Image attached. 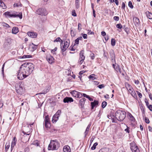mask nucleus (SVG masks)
I'll return each instance as SVG.
<instances>
[{
    "label": "nucleus",
    "mask_w": 152,
    "mask_h": 152,
    "mask_svg": "<svg viewBox=\"0 0 152 152\" xmlns=\"http://www.w3.org/2000/svg\"><path fill=\"white\" fill-rule=\"evenodd\" d=\"M19 69L22 73L26 74L28 76L33 71L34 65L30 63H26L22 65Z\"/></svg>",
    "instance_id": "1"
},
{
    "label": "nucleus",
    "mask_w": 152,
    "mask_h": 152,
    "mask_svg": "<svg viewBox=\"0 0 152 152\" xmlns=\"http://www.w3.org/2000/svg\"><path fill=\"white\" fill-rule=\"evenodd\" d=\"M107 115V117L109 119H111L112 122H116V119L122 121L125 118L126 116L125 115Z\"/></svg>",
    "instance_id": "2"
},
{
    "label": "nucleus",
    "mask_w": 152,
    "mask_h": 152,
    "mask_svg": "<svg viewBox=\"0 0 152 152\" xmlns=\"http://www.w3.org/2000/svg\"><path fill=\"white\" fill-rule=\"evenodd\" d=\"M59 145V144L57 141L52 140L49 145L48 149L49 150H57L58 148Z\"/></svg>",
    "instance_id": "3"
},
{
    "label": "nucleus",
    "mask_w": 152,
    "mask_h": 152,
    "mask_svg": "<svg viewBox=\"0 0 152 152\" xmlns=\"http://www.w3.org/2000/svg\"><path fill=\"white\" fill-rule=\"evenodd\" d=\"M43 125L44 127L45 126L47 129H48L51 126L50 116L48 115L45 116L44 118Z\"/></svg>",
    "instance_id": "4"
},
{
    "label": "nucleus",
    "mask_w": 152,
    "mask_h": 152,
    "mask_svg": "<svg viewBox=\"0 0 152 152\" xmlns=\"http://www.w3.org/2000/svg\"><path fill=\"white\" fill-rule=\"evenodd\" d=\"M4 15L7 17L15 18L19 17L20 19L22 18V15L21 13H19V14H16L15 13H12V12H6L4 13Z\"/></svg>",
    "instance_id": "5"
},
{
    "label": "nucleus",
    "mask_w": 152,
    "mask_h": 152,
    "mask_svg": "<svg viewBox=\"0 0 152 152\" xmlns=\"http://www.w3.org/2000/svg\"><path fill=\"white\" fill-rule=\"evenodd\" d=\"M69 40L68 41H66L64 42V44L63 42H61V49L62 51V54H63V52L65 51L68 48L69 46Z\"/></svg>",
    "instance_id": "6"
},
{
    "label": "nucleus",
    "mask_w": 152,
    "mask_h": 152,
    "mask_svg": "<svg viewBox=\"0 0 152 152\" xmlns=\"http://www.w3.org/2000/svg\"><path fill=\"white\" fill-rule=\"evenodd\" d=\"M130 148L132 152H140V150L138 146L134 142H132L130 144Z\"/></svg>",
    "instance_id": "7"
},
{
    "label": "nucleus",
    "mask_w": 152,
    "mask_h": 152,
    "mask_svg": "<svg viewBox=\"0 0 152 152\" xmlns=\"http://www.w3.org/2000/svg\"><path fill=\"white\" fill-rule=\"evenodd\" d=\"M15 87L17 92L20 95H22L23 92V89L22 87L21 86L20 83H16Z\"/></svg>",
    "instance_id": "8"
},
{
    "label": "nucleus",
    "mask_w": 152,
    "mask_h": 152,
    "mask_svg": "<svg viewBox=\"0 0 152 152\" xmlns=\"http://www.w3.org/2000/svg\"><path fill=\"white\" fill-rule=\"evenodd\" d=\"M36 13L37 14L42 16H45L48 14L45 9L41 8L38 9L36 11Z\"/></svg>",
    "instance_id": "9"
},
{
    "label": "nucleus",
    "mask_w": 152,
    "mask_h": 152,
    "mask_svg": "<svg viewBox=\"0 0 152 152\" xmlns=\"http://www.w3.org/2000/svg\"><path fill=\"white\" fill-rule=\"evenodd\" d=\"M70 93L73 96L78 98H80L83 96L82 93L75 90L71 91Z\"/></svg>",
    "instance_id": "10"
},
{
    "label": "nucleus",
    "mask_w": 152,
    "mask_h": 152,
    "mask_svg": "<svg viewBox=\"0 0 152 152\" xmlns=\"http://www.w3.org/2000/svg\"><path fill=\"white\" fill-rule=\"evenodd\" d=\"M17 76L18 79L20 80H23L27 77L26 74L22 73V72L20 70V69L18 72Z\"/></svg>",
    "instance_id": "11"
},
{
    "label": "nucleus",
    "mask_w": 152,
    "mask_h": 152,
    "mask_svg": "<svg viewBox=\"0 0 152 152\" xmlns=\"http://www.w3.org/2000/svg\"><path fill=\"white\" fill-rule=\"evenodd\" d=\"M84 54V51L83 50L81 51L80 53L79 59L78 62V63L80 64H81L83 63L85 59V56Z\"/></svg>",
    "instance_id": "12"
},
{
    "label": "nucleus",
    "mask_w": 152,
    "mask_h": 152,
    "mask_svg": "<svg viewBox=\"0 0 152 152\" xmlns=\"http://www.w3.org/2000/svg\"><path fill=\"white\" fill-rule=\"evenodd\" d=\"M46 58L47 61L50 64H52L54 62V58L53 57L50 55L46 56Z\"/></svg>",
    "instance_id": "13"
},
{
    "label": "nucleus",
    "mask_w": 152,
    "mask_h": 152,
    "mask_svg": "<svg viewBox=\"0 0 152 152\" xmlns=\"http://www.w3.org/2000/svg\"><path fill=\"white\" fill-rule=\"evenodd\" d=\"M37 45H35L32 43L31 44L29 45V49L31 51L33 52L35 50L37 49Z\"/></svg>",
    "instance_id": "14"
},
{
    "label": "nucleus",
    "mask_w": 152,
    "mask_h": 152,
    "mask_svg": "<svg viewBox=\"0 0 152 152\" xmlns=\"http://www.w3.org/2000/svg\"><path fill=\"white\" fill-rule=\"evenodd\" d=\"M99 102L96 100H94L93 102H91V108L93 109L94 107H96L98 106Z\"/></svg>",
    "instance_id": "15"
},
{
    "label": "nucleus",
    "mask_w": 152,
    "mask_h": 152,
    "mask_svg": "<svg viewBox=\"0 0 152 152\" xmlns=\"http://www.w3.org/2000/svg\"><path fill=\"white\" fill-rule=\"evenodd\" d=\"M133 21L134 25L136 26H138L140 24V20L137 17H135L133 18Z\"/></svg>",
    "instance_id": "16"
},
{
    "label": "nucleus",
    "mask_w": 152,
    "mask_h": 152,
    "mask_svg": "<svg viewBox=\"0 0 152 152\" xmlns=\"http://www.w3.org/2000/svg\"><path fill=\"white\" fill-rule=\"evenodd\" d=\"M125 86L126 88L129 91V93L133 90L134 89L128 83H125Z\"/></svg>",
    "instance_id": "17"
},
{
    "label": "nucleus",
    "mask_w": 152,
    "mask_h": 152,
    "mask_svg": "<svg viewBox=\"0 0 152 152\" xmlns=\"http://www.w3.org/2000/svg\"><path fill=\"white\" fill-rule=\"evenodd\" d=\"M73 101V100L72 98L70 97H66L63 100V102L64 103H70Z\"/></svg>",
    "instance_id": "18"
},
{
    "label": "nucleus",
    "mask_w": 152,
    "mask_h": 152,
    "mask_svg": "<svg viewBox=\"0 0 152 152\" xmlns=\"http://www.w3.org/2000/svg\"><path fill=\"white\" fill-rule=\"evenodd\" d=\"M59 115H54L53 116L52 121L53 123H55L58 120L59 117Z\"/></svg>",
    "instance_id": "19"
},
{
    "label": "nucleus",
    "mask_w": 152,
    "mask_h": 152,
    "mask_svg": "<svg viewBox=\"0 0 152 152\" xmlns=\"http://www.w3.org/2000/svg\"><path fill=\"white\" fill-rule=\"evenodd\" d=\"M27 34L29 36L32 38H36L37 35V33L33 32H28L27 33Z\"/></svg>",
    "instance_id": "20"
},
{
    "label": "nucleus",
    "mask_w": 152,
    "mask_h": 152,
    "mask_svg": "<svg viewBox=\"0 0 152 152\" xmlns=\"http://www.w3.org/2000/svg\"><path fill=\"white\" fill-rule=\"evenodd\" d=\"M17 140L16 138L15 137H14L13 138V141L11 143V151L12 150L13 148L15 145L16 144V142Z\"/></svg>",
    "instance_id": "21"
},
{
    "label": "nucleus",
    "mask_w": 152,
    "mask_h": 152,
    "mask_svg": "<svg viewBox=\"0 0 152 152\" xmlns=\"http://www.w3.org/2000/svg\"><path fill=\"white\" fill-rule=\"evenodd\" d=\"M63 151L64 152H70L71 149L70 147L68 145L65 146L64 147Z\"/></svg>",
    "instance_id": "22"
},
{
    "label": "nucleus",
    "mask_w": 152,
    "mask_h": 152,
    "mask_svg": "<svg viewBox=\"0 0 152 152\" xmlns=\"http://www.w3.org/2000/svg\"><path fill=\"white\" fill-rule=\"evenodd\" d=\"M19 31L18 28L16 27H14L13 28L12 30V33L15 34L17 33Z\"/></svg>",
    "instance_id": "23"
},
{
    "label": "nucleus",
    "mask_w": 152,
    "mask_h": 152,
    "mask_svg": "<svg viewBox=\"0 0 152 152\" xmlns=\"http://www.w3.org/2000/svg\"><path fill=\"white\" fill-rule=\"evenodd\" d=\"M86 100V99L84 98H82L79 101V104L82 107L84 105Z\"/></svg>",
    "instance_id": "24"
},
{
    "label": "nucleus",
    "mask_w": 152,
    "mask_h": 152,
    "mask_svg": "<svg viewBox=\"0 0 152 152\" xmlns=\"http://www.w3.org/2000/svg\"><path fill=\"white\" fill-rule=\"evenodd\" d=\"M145 14L147 18L150 19H152V14L148 11L146 12Z\"/></svg>",
    "instance_id": "25"
},
{
    "label": "nucleus",
    "mask_w": 152,
    "mask_h": 152,
    "mask_svg": "<svg viewBox=\"0 0 152 152\" xmlns=\"http://www.w3.org/2000/svg\"><path fill=\"white\" fill-rule=\"evenodd\" d=\"M129 118L132 123H134L135 121V119L134 117L132 115H129Z\"/></svg>",
    "instance_id": "26"
},
{
    "label": "nucleus",
    "mask_w": 152,
    "mask_h": 152,
    "mask_svg": "<svg viewBox=\"0 0 152 152\" xmlns=\"http://www.w3.org/2000/svg\"><path fill=\"white\" fill-rule=\"evenodd\" d=\"M83 96L84 97H86L90 101H92L93 100V98L89 97V96L86 94H83Z\"/></svg>",
    "instance_id": "27"
},
{
    "label": "nucleus",
    "mask_w": 152,
    "mask_h": 152,
    "mask_svg": "<svg viewBox=\"0 0 152 152\" xmlns=\"http://www.w3.org/2000/svg\"><path fill=\"white\" fill-rule=\"evenodd\" d=\"M130 93L134 98H137V95L134 90H133V91H132Z\"/></svg>",
    "instance_id": "28"
},
{
    "label": "nucleus",
    "mask_w": 152,
    "mask_h": 152,
    "mask_svg": "<svg viewBox=\"0 0 152 152\" xmlns=\"http://www.w3.org/2000/svg\"><path fill=\"white\" fill-rule=\"evenodd\" d=\"M22 4H21V3L20 2H18L16 3H15L13 5V6L14 7H22Z\"/></svg>",
    "instance_id": "29"
},
{
    "label": "nucleus",
    "mask_w": 152,
    "mask_h": 152,
    "mask_svg": "<svg viewBox=\"0 0 152 152\" xmlns=\"http://www.w3.org/2000/svg\"><path fill=\"white\" fill-rule=\"evenodd\" d=\"M113 68L116 71L118 70V68L120 67L117 64L115 65L113 64Z\"/></svg>",
    "instance_id": "30"
},
{
    "label": "nucleus",
    "mask_w": 152,
    "mask_h": 152,
    "mask_svg": "<svg viewBox=\"0 0 152 152\" xmlns=\"http://www.w3.org/2000/svg\"><path fill=\"white\" fill-rule=\"evenodd\" d=\"M110 54L111 56V59L115 58V54L113 51L112 50L111 51Z\"/></svg>",
    "instance_id": "31"
},
{
    "label": "nucleus",
    "mask_w": 152,
    "mask_h": 152,
    "mask_svg": "<svg viewBox=\"0 0 152 152\" xmlns=\"http://www.w3.org/2000/svg\"><path fill=\"white\" fill-rule=\"evenodd\" d=\"M79 0H75V7L76 9L79 7Z\"/></svg>",
    "instance_id": "32"
},
{
    "label": "nucleus",
    "mask_w": 152,
    "mask_h": 152,
    "mask_svg": "<svg viewBox=\"0 0 152 152\" xmlns=\"http://www.w3.org/2000/svg\"><path fill=\"white\" fill-rule=\"evenodd\" d=\"M95 75L94 74H92L90 75L89 76V78L90 79H92V80H94L96 79V78L95 77Z\"/></svg>",
    "instance_id": "33"
},
{
    "label": "nucleus",
    "mask_w": 152,
    "mask_h": 152,
    "mask_svg": "<svg viewBox=\"0 0 152 152\" xmlns=\"http://www.w3.org/2000/svg\"><path fill=\"white\" fill-rule=\"evenodd\" d=\"M115 40L112 38L111 39V45L113 46H114L115 45Z\"/></svg>",
    "instance_id": "34"
},
{
    "label": "nucleus",
    "mask_w": 152,
    "mask_h": 152,
    "mask_svg": "<svg viewBox=\"0 0 152 152\" xmlns=\"http://www.w3.org/2000/svg\"><path fill=\"white\" fill-rule=\"evenodd\" d=\"M98 145V143L97 142L95 143L93 145V146L91 147V149L92 150H94L95 149L96 146Z\"/></svg>",
    "instance_id": "35"
},
{
    "label": "nucleus",
    "mask_w": 152,
    "mask_h": 152,
    "mask_svg": "<svg viewBox=\"0 0 152 152\" xmlns=\"http://www.w3.org/2000/svg\"><path fill=\"white\" fill-rule=\"evenodd\" d=\"M107 103L105 101L103 102L102 104V108H104L107 105Z\"/></svg>",
    "instance_id": "36"
},
{
    "label": "nucleus",
    "mask_w": 152,
    "mask_h": 152,
    "mask_svg": "<svg viewBox=\"0 0 152 152\" xmlns=\"http://www.w3.org/2000/svg\"><path fill=\"white\" fill-rule=\"evenodd\" d=\"M0 6L2 7V8L3 9H5L7 8V6L3 2L2 3Z\"/></svg>",
    "instance_id": "37"
},
{
    "label": "nucleus",
    "mask_w": 152,
    "mask_h": 152,
    "mask_svg": "<svg viewBox=\"0 0 152 152\" xmlns=\"http://www.w3.org/2000/svg\"><path fill=\"white\" fill-rule=\"evenodd\" d=\"M71 34L72 37H74L75 36L76 33L72 30H71Z\"/></svg>",
    "instance_id": "38"
},
{
    "label": "nucleus",
    "mask_w": 152,
    "mask_h": 152,
    "mask_svg": "<svg viewBox=\"0 0 152 152\" xmlns=\"http://www.w3.org/2000/svg\"><path fill=\"white\" fill-rule=\"evenodd\" d=\"M128 6L131 8L132 9L133 8L134 6L132 4V2L131 1H129L128 3Z\"/></svg>",
    "instance_id": "39"
},
{
    "label": "nucleus",
    "mask_w": 152,
    "mask_h": 152,
    "mask_svg": "<svg viewBox=\"0 0 152 152\" xmlns=\"http://www.w3.org/2000/svg\"><path fill=\"white\" fill-rule=\"evenodd\" d=\"M60 40H61V42H63V40H62L60 37H58L55 40H54V42H58L60 41Z\"/></svg>",
    "instance_id": "40"
},
{
    "label": "nucleus",
    "mask_w": 152,
    "mask_h": 152,
    "mask_svg": "<svg viewBox=\"0 0 152 152\" xmlns=\"http://www.w3.org/2000/svg\"><path fill=\"white\" fill-rule=\"evenodd\" d=\"M115 114H124V112L120 110H118L117 111Z\"/></svg>",
    "instance_id": "41"
},
{
    "label": "nucleus",
    "mask_w": 152,
    "mask_h": 152,
    "mask_svg": "<svg viewBox=\"0 0 152 152\" xmlns=\"http://www.w3.org/2000/svg\"><path fill=\"white\" fill-rule=\"evenodd\" d=\"M49 91V90L48 89H47L46 90H44L42 91L41 93H40V94H45L47 93L48 91Z\"/></svg>",
    "instance_id": "42"
},
{
    "label": "nucleus",
    "mask_w": 152,
    "mask_h": 152,
    "mask_svg": "<svg viewBox=\"0 0 152 152\" xmlns=\"http://www.w3.org/2000/svg\"><path fill=\"white\" fill-rule=\"evenodd\" d=\"M111 61L113 65H115L116 64V63H115V58H111Z\"/></svg>",
    "instance_id": "43"
},
{
    "label": "nucleus",
    "mask_w": 152,
    "mask_h": 152,
    "mask_svg": "<svg viewBox=\"0 0 152 152\" xmlns=\"http://www.w3.org/2000/svg\"><path fill=\"white\" fill-rule=\"evenodd\" d=\"M57 47H55L54 49L51 50V52L52 53H53V54H56L55 52L57 50Z\"/></svg>",
    "instance_id": "44"
},
{
    "label": "nucleus",
    "mask_w": 152,
    "mask_h": 152,
    "mask_svg": "<svg viewBox=\"0 0 152 152\" xmlns=\"http://www.w3.org/2000/svg\"><path fill=\"white\" fill-rule=\"evenodd\" d=\"M89 129L86 128V130L84 132L85 137L87 134H88V132L89 131Z\"/></svg>",
    "instance_id": "45"
},
{
    "label": "nucleus",
    "mask_w": 152,
    "mask_h": 152,
    "mask_svg": "<svg viewBox=\"0 0 152 152\" xmlns=\"http://www.w3.org/2000/svg\"><path fill=\"white\" fill-rule=\"evenodd\" d=\"M116 27L117 28H118L121 29L122 27V25L121 24V23L118 24L116 25Z\"/></svg>",
    "instance_id": "46"
},
{
    "label": "nucleus",
    "mask_w": 152,
    "mask_h": 152,
    "mask_svg": "<svg viewBox=\"0 0 152 152\" xmlns=\"http://www.w3.org/2000/svg\"><path fill=\"white\" fill-rule=\"evenodd\" d=\"M144 119H145V121L146 123H147V124H149V122H150L149 121L148 118L147 117H145Z\"/></svg>",
    "instance_id": "47"
},
{
    "label": "nucleus",
    "mask_w": 152,
    "mask_h": 152,
    "mask_svg": "<svg viewBox=\"0 0 152 152\" xmlns=\"http://www.w3.org/2000/svg\"><path fill=\"white\" fill-rule=\"evenodd\" d=\"M2 25L3 26L6 27H9L10 26L7 23L3 22L2 23Z\"/></svg>",
    "instance_id": "48"
},
{
    "label": "nucleus",
    "mask_w": 152,
    "mask_h": 152,
    "mask_svg": "<svg viewBox=\"0 0 152 152\" xmlns=\"http://www.w3.org/2000/svg\"><path fill=\"white\" fill-rule=\"evenodd\" d=\"M91 5H92V7L93 10V16H94V17H96V14L95 13V10L94 9V8H93L94 7L93 5L92 4H91Z\"/></svg>",
    "instance_id": "49"
},
{
    "label": "nucleus",
    "mask_w": 152,
    "mask_h": 152,
    "mask_svg": "<svg viewBox=\"0 0 152 152\" xmlns=\"http://www.w3.org/2000/svg\"><path fill=\"white\" fill-rule=\"evenodd\" d=\"M91 58V59L93 60L95 56L94 54V53H91L90 55Z\"/></svg>",
    "instance_id": "50"
},
{
    "label": "nucleus",
    "mask_w": 152,
    "mask_h": 152,
    "mask_svg": "<svg viewBox=\"0 0 152 152\" xmlns=\"http://www.w3.org/2000/svg\"><path fill=\"white\" fill-rule=\"evenodd\" d=\"M113 19L115 20H116V21H118L119 20V18L118 16H114L113 17Z\"/></svg>",
    "instance_id": "51"
},
{
    "label": "nucleus",
    "mask_w": 152,
    "mask_h": 152,
    "mask_svg": "<svg viewBox=\"0 0 152 152\" xmlns=\"http://www.w3.org/2000/svg\"><path fill=\"white\" fill-rule=\"evenodd\" d=\"M81 35L83 36L84 39H86L87 38V35L86 34H82Z\"/></svg>",
    "instance_id": "52"
},
{
    "label": "nucleus",
    "mask_w": 152,
    "mask_h": 152,
    "mask_svg": "<svg viewBox=\"0 0 152 152\" xmlns=\"http://www.w3.org/2000/svg\"><path fill=\"white\" fill-rule=\"evenodd\" d=\"M136 92H137V94L139 96L140 98H141L142 96V94L138 91H137Z\"/></svg>",
    "instance_id": "53"
},
{
    "label": "nucleus",
    "mask_w": 152,
    "mask_h": 152,
    "mask_svg": "<svg viewBox=\"0 0 152 152\" xmlns=\"http://www.w3.org/2000/svg\"><path fill=\"white\" fill-rule=\"evenodd\" d=\"M10 147V145L8 144L7 145V143L6 144L5 146V150L6 151H7L8 149Z\"/></svg>",
    "instance_id": "54"
},
{
    "label": "nucleus",
    "mask_w": 152,
    "mask_h": 152,
    "mask_svg": "<svg viewBox=\"0 0 152 152\" xmlns=\"http://www.w3.org/2000/svg\"><path fill=\"white\" fill-rule=\"evenodd\" d=\"M148 108L150 110L152 111V105L151 104L147 106Z\"/></svg>",
    "instance_id": "55"
},
{
    "label": "nucleus",
    "mask_w": 152,
    "mask_h": 152,
    "mask_svg": "<svg viewBox=\"0 0 152 152\" xmlns=\"http://www.w3.org/2000/svg\"><path fill=\"white\" fill-rule=\"evenodd\" d=\"M79 43V40L77 38L75 40V45H78Z\"/></svg>",
    "instance_id": "56"
},
{
    "label": "nucleus",
    "mask_w": 152,
    "mask_h": 152,
    "mask_svg": "<svg viewBox=\"0 0 152 152\" xmlns=\"http://www.w3.org/2000/svg\"><path fill=\"white\" fill-rule=\"evenodd\" d=\"M81 26V24L80 23H78V29L80 31L81 29V28L80 27Z\"/></svg>",
    "instance_id": "57"
},
{
    "label": "nucleus",
    "mask_w": 152,
    "mask_h": 152,
    "mask_svg": "<svg viewBox=\"0 0 152 152\" xmlns=\"http://www.w3.org/2000/svg\"><path fill=\"white\" fill-rule=\"evenodd\" d=\"M126 126L127 127V128H126V129H125V131L126 132L129 133V127H128L127 126Z\"/></svg>",
    "instance_id": "58"
},
{
    "label": "nucleus",
    "mask_w": 152,
    "mask_h": 152,
    "mask_svg": "<svg viewBox=\"0 0 152 152\" xmlns=\"http://www.w3.org/2000/svg\"><path fill=\"white\" fill-rule=\"evenodd\" d=\"M72 15L74 16H77V15L75 10L72 11Z\"/></svg>",
    "instance_id": "59"
},
{
    "label": "nucleus",
    "mask_w": 152,
    "mask_h": 152,
    "mask_svg": "<svg viewBox=\"0 0 152 152\" xmlns=\"http://www.w3.org/2000/svg\"><path fill=\"white\" fill-rule=\"evenodd\" d=\"M98 87L100 89H101L104 87V85L103 84L99 85Z\"/></svg>",
    "instance_id": "60"
},
{
    "label": "nucleus",
    "mask_w": 152,
    "mask_h": 152,
    "mask_svg": "<svg viewBox=\"0 0 152 152\" xmlns=\"http://www.w3.org/2000/svg\"><path fill=\"white\" fill-rule=\"evenodd\" d=\"M86 72V71H84V70L81 71L80 72L79 74V75H82L83 73H84Z\"/></svg>",
    "instance_id": "61"
},
{
    "label": "nucleus",
    "mask_w": 152,
    "mask_h": 152,
    "mask_svg": "<svg viewBox=\"0 0 152 152\" xmlns=\"http://www.w3.org/2000/svg\"><path fill=\"white\" fill-rule=\"evenodd\" d=\"M29 148L28 147H26L25 149V152H29Z\"/></svg>",
    "instance_id": "62"
},
{
    "label": "nucleus",
    "mask_w": 152,
    "mask_h": 152,
    "mask_svg": "<svg viewBox=\"0 0 152 152\" xmlns=\"http://www.w3.org/2000/svg\"><path fill=\"white\" fill-rule=\"evenodd\" d=\"M125 7V5L124 2H123L122 4V9H124Z\"/></svg>",
    "instance_id": "63"
},
{
    "label": "nucleus",
    "mask_w": 152,
    "mask_h": 152,
    "mask_svg": "<svg viewBox=\"0 0 152 152\" xmlns=\"http://www.w3.org/2000/svg\"><path fill=\"white\" fill-rule=\"evenodd\" d=\"M101 35L103 36H105L106 35V33H105V32L104 31H102L101 32Z\"/></svg>",
    "instance_id": "64"
}]
</instances>
